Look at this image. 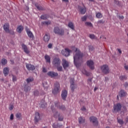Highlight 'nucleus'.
Here are the masks:
<instances>
[{
  "instance_id": "nucleus-1",
  "label": "nucleus",
  "mask_w": 128,
  "mask_h": 128,
  "mask_svg": "<svg viewBox=\"0 0 128 128\" xmlns=\"http://www.w3.org/2000/svg\"><path fill=\"white\" fill-rule=\"evenodd\" d=\"M72 50H75V54L74 56V64L76 68H80L82 64L84 62V60L82 59L84 54L74 46L72 47Z\"/></svg>"
},
{
  "instance_id": "nucleus-2",
  "label": "nucleus",
  "mask_w": 128,
  "mask_h": 128,
  "mask_svg": "<svg viewBox=\"0 0 128 128\" xmlns=\"http://www.w3.org/2000/svg\"><path fill=\"white\" fill-rule=\"evenodd\" d=\"M51 110L53 112V116H54V118H56L58 116V120H60V122H62V120H64V116L58 114V112L56 111V108H54V106H51Z\"/></svg>"
},
{
  "instance_id": "nucleus-3",
  "label": "nucleus",
  "mask_w": 128,
  "mask_h": 128,
  "mask_svg": "<svg viewBox=\"0 0 128 128\" xmlns=\"http://www.w3.org/2000/svg\"><path fill=\"white\" fill-rule=\"evenodd\" d=\"M60 83L58 82H56L54 84V89L52 91V93L54 96L60 93Z\"/></svg>"
},
{
  "instance_id": "nucleus-4",
  "label": "nucleus",
  "mask_w": 128,
  "mask_h": 128,
  "mask_svg": "<svg viewBox=\"0 0 128 128\" xmlns=\"http://www.w3.org/2000/svg\"><path fill=\"white\" fill-rule=\"evenodd\" d=\"M100 70L104 74H110V67L108 64H104L100 66Z\"/></svg>"
},
{
  "instance_id": "nucleus-5",
  "label": "nucleus",
  "mask_w": 128,
  "mask_h": 128,
  "mask_svg": "<svg viewBox=\"0 0 128 128\" xmlns=\"http://www.w3.org/2000/svg\"><path fill=\"white\" fill-rule=\"evenodd\" d=\"M54 34L59 36H64V30L62 28H60L58 27H55L54 29Z\"/></svg>"
},
{
  "instance_id": "nucleus-6",
  "label": "nucleus",
  "mask_w": 128,
  "mask_h": 128,
  "mask_svg": "<svg viewBox=\"0 0 128 128\" xmlns=\"http://www.w3.org/2000/svg\"><path fill=\"white\" fill-rule=\"evenodd\" d=\"M114 110H112L113 112H118L122 110V106L120 103H118L114 106Z\"/></svg>"
},
{
  "instance_id": "nucleus-7",
  "label": "nucleus",
  "mask_w": 128,
  "mask_h": 128,
  "mask_svg": "<svg viewBox=\"0 0 128 128\" xmlns=\"http://www.w3.org/2000/svg\"><path fill=\"white\" fill-rule=\"evenodd\" d=\"M90 122H92L94 126H98V121L97 118L92 116L90 117Z\"/></svg>"
},
{
  "instance_id": "nucleus-8",
  "label": "nucleus",
  "mask_w": 128,
  "mask_h": 128,
  "mask_svg": "<svg viewBox=\"0 0 128 128\" xmlns=\"http://www.w3.org/2000/svg\"><path fill=\"white\" fill-rule=\"evenodd\" d=\"M70 52H72V50L68 49V48H66L64 50L61 51V54H62L63 56H69Z\"/></svg>"
},
{
  "instance_id": "nucleus-9",
  "label": "nucleus",
  "mask_w": 128,
  "mask_h": 128,
  "mask_svg": "<svg viewBox=\"0 0 128 128\" xmlns=\"http://www.w3.org/2000/svg\"><path fill=\"white\" fill-rule=\"evenodd\" d=\"M52 64L55 66H60V60L58 58H54Z\"/></svg>"
},
{
  "instance_id": "nucleus-10",
  "label": "nucleus",
  "mask_w": 128,
  "mask_h": 128,
  "mask_svg": "<svg viewBox=\"0 0 128 128\" xmlns=\"http://www.w3.org/2000/svg\"><path fill=\"white\" fill-rule=\"evenodd\" d=\"M87 66L90 68V70H94V62L92 60H88L86 62Z\"/></svg>"
},
{
  "instance_id": "nucleus-11",
  "label": "nucleus",
  "mask_w": 128,
  "mask_h": 128,
  "mask_svg": "<svg viewBox=\"0 0 128 128\" xmlns=\"http://www.w3.org/2000/svg\"><path fill=\"white\" fill-rule=\"evenodd\" d=\"M55 106L57 108H59V110H66V106L64 105H60V102H54Z\"/></svg>"
},
{
  "instance_id": "nucleus-12",
  "label": "nucleus",
  "mask_w": 128,
  "mask_h": 128,
  "mask_svg": "<svg viewBox=\"0 0 128 128\" xmlns=\"http://www.w3.org/2000/svg\"><path fill=\"white\" fill-rule=\"evenodd\" d=\"M26 66L28 70H36V66L32 64H26Z\"/></svg>"
},
{
  "instance_id": "nucleus-13",
  "label": "nucleus",
  "mask_w": 128,
  "mask_h": 128,
  "mask_svg": "<svg viewBox=\"0 0 128 128\" xmlns=\"http://www.w3.org/2000/svg\"><path fill=\"white\" fill-rule=\"evenodd\" d=\"M62 66L64 68V70H66V68H68L70 64H68V61H66V60L65 59H63L62 60Z\"/></svg>"
},
{
  "instance_id": "nucleus-14",
  "label": "nucleus",
  "mask_w": 128,
  "mask_h": 128,
  "mask_svg": "<svg viewBox=\"0 0 128 128\" xmlns=\"http://www.w3.org/2000/svg\"><path fill=\"white\" fill-rule=\"evenodd\" d=\"M3 28L6 32H10V24L5 23L3 26Z\"/></svg>"
},
{
  "instance_id": "nucleus-15",
  "label": "nucleus",
  "mask_w": 128,
  "mask_h": 128,
  "mask_svg": "<svg viewBox=\"0 0 128 128\" xmlns=\"http://www.w3.org/2000/svg\"><path fill=\"white\" fill-rule=\"evenodd\" d=\"M62 98L64 100H66V96H68V91L66 90H64L62 92Z\"/></svg>"
},
{
  "instance_id": "nucleus-16",
  "label": "nucleus",
  "mask_w": 128,
  "mask_h": 128,
  "mask_svg": "<svg viewBox=\"0 0 128 128\" xmlns=\"http://www.w3.org/2000/svg\"><path fill=\"white\" fill-rule=\"evenodd\" d=\"M48 75L49 76H50V78H56V76H58V74L54 72H48Z\"/></svg>"
},
{
  "instance_id": "nucleus-17",
  "label": "nucleus",
  "mask_w": 128,
  "mask_h": 128,
  "mask_svg": "<svg viewBox=\"0 0 128 128\" xmlns=\"http://www.w3.org/2000/svg\"><path fill=\"white\" fill-rule=\"evenodd\" d=\"M50 38V34H46L43 38V40H44L45 42H48Z\"/></svg>"
},
{
  "instance_id": "nucleus-18",
  "label": "nucleus",
  "mask_w": 128,
  "mask_h": 128,
  "mask_svg": "<svg viewBox=\"0 0 128 128\" xmlns=\"http://www.w3.org/2000/svg\"><path fill=\"white\" fill-rule=\"evenodd\" d=\"M26 32L28 36L30 38H34V34H32V32L28 29V28H26Z\"/></svg>"
},
{
  "instance_id": "nucleus-19",
  "label": "nucleus",
  "mask_w": 128,
  "mask_h": 128,
  "mask_svg": "<svg viewBox=\"0 0 128 128\" xmlns=\"http://www.w3.org/2000/svg\"><path fill=\"white\" fill-rule=\"evenodd\" d=\"M22 50H24V52H25V53L26 54H28L30 52V50H28V46H26V45L23 44H22Z\"/></svg>"
},
{
  "instance_id": "nucleus-20",
  "label": "nucleus",
  "mask_w": 128,
  "mask_h": 128,
  "mask_svg": "<svg viewBox=\"0 0 128 128\" xmlns=\"http://www.w3.org/2000/svg\"><path fill=\"white\" fill-rule=\"evenodd\" d=\"M40 120V113H38V112H36L35 113V117H34L35 124H36V122H38Z\"/></svg>"
},
{
  "instance_id": "nucleus-21",
  "label": "nucleus",
  "mask_w": 128,
  "mask_h": 128,
  "mask_svg": "<svg viewBox=\"0 0 128 128\" xmlns=\"http://www.w3.org/2000/svg\"><path fill=\"white\" fill-rule=\"evenodd\" d=\"M78 8L82 14H86V6H84L82 7L79 6Z\"/></svg>"
},
{
  "instance_id": "nucleus-22",
  "label": "nucleus",
  "mask_w": 128,
  "mask_h": 128,
  "mask_svg": "<svg viewBox=\"0 0 128 128\" xmlns=\"http://www.w3.org/2000/svg\"><path fill=\"white\" fill-rule=\"evenodd\" d=\"M70 88H71V90L72 92H74V89L76 88V86H74V80H70Z\"/></svg>"
},
{
  "instance_id": "nucleus-23",
  "label": "nucleus",
  "mask_w": 128,
  "mask_h": 128,
  "mask_svg": "<svg viewBox=\"0 0 128 128\" xmlns=\"http://www.w3.org/2000/svg\"><path fill=\"white\" fill-rule=\"evenodd\" d=\"M22 30H24V26H22L20 25L18 26L16 28V32H18L19 34H22Z\"/></svg>"
},
{
  "instance_id": "nucleus-24",
  "label": "nucleus",
  "mask_w": 128,
  "mask_h": 128,
  "mask_svg": "<svg viewBox=\"0 0 128 128\" xmlns=\"http://www.w3.org/2000/svg\"><path fill=\"white\" fill-rule=\"evenodd\" d=\"M8 72H10V69L8 68H4L3 70V73L5 76L8 74Z\"/></svg>"
},
{
  "instance_id": "nucleus-25",
  "label": "nucleus",
  "mask_w": 128,
  "mask_h": 128,
  "mask_svg": "<svg viewBox=\"0 0 128 128\" xmlns=\"http://www.w3.org/2000/svg\"><path fill=\"white\" fill-rule=\"evenodd\" d=\"M44 59L46 60V62H48V64H50V56L46 54L44 56Z\"/></svg>"
},
{
  "instance_id": "nucleus-26",
  "label": "nucleus",
  "mask_w": 128,
  "mask_h": 128,
  "mask_svg": "<svg viewBox=\"0 0 128 128\" xmlns=\"http://www.w3.org/2000/svg\"><path fill=\"white\" fill-rule=\"evenodd\" d=\"M78 120L79 124H84L86 122V119L80 116L78 118Z\"/></svg>"
},
{
  "instance_id": "nucleus-27",
  "label": "nucleus",
  "mask_w": 128,
  "mask_h": 128,
  "mask_svg": "<svg viewBox=\"0 0 128 128\" xmlns=\"http://www.w3.org/2000/svg\"><path fill=\"white\" fill-rule=\"evenodd\" d=\"M126 96V92L124 90H121L120 92V96L122 98V96Z\"/></svg>"
},
{
  "instance_id": "nucleus-28",
  "label": "nucleus",
  "mask_w": 128,
  "mask_h": 128,
  "mask_svg": "<svg viewBox=\"0 0 128 128\" xmlns=\"http://www.w3.org/2000/svg\"><path fill=\"white\" fill-rule=\"evenodd\" d=\"M35 6L36 8L38 10H44V8H42V6H39L38 3L35 4Z\"/></svg>"
},
{
  "instance_id": "nucleus-29",
  "label": "nucleus",
  "mask_w": 128,
  "mask_h": 128,
  "mask_svg": "<svg viewBox=\"0 0 128 128\" xmlns=\"http://www.w3.org/2000/svg\"><path fill=\"white\" fill-rule=\"evenodd\" d=\"M68 26L71 30H74V23L72 22H69L68 24Z\"/></svg>"
},
{
  "instance_id": "nucleus-30",
  "label": "nucleus",
  "mask_w": 128,
  "mask_h": 128,
  "mask_svg": "<svg viewBox=\"0 0 128 128\" xmlns=\"http://www.w3.org/2000/svg\"><path fill=\"white\" fill-rule=\"evenodd\" d=\"M48 18H50V16L48 14H44L40 16L41 20H48Z\"/></svg>"
},
{
  "instance_id": "nucleus-31",
  "label": "nucleus",
  "mask_w": 128,
  "mask_h": 128,
  "mask_svg": "<svg viewBox=\"0 0 128 128\" xmlns=\"http://www.w3.org/2000/svg\"><path fill=\"white\" fill-rule=\"evenodd\" d=\"M52 24V22H50V21H46V22H42V26H48V24Z\"/></svg>"
},
{
  "instance_id": "nucleus-32",
  "label": "nucleus",
  "mask_w": 128,
  "mask_h": 128,
  "mask_svg": "<svg viewBox=\"0 0 128 128\" xmlns=\"http://www.w3.org/2000/svg\"><path fill=\"white\" fill-rule=\"evenodd\" d=\"M1 64L2 66H6L8 64V60L6 58H2L1 60Z\"/></svg>"
},
{
  "instance_id": "nucleus-33",
  "label": "nucleus",
  "mask_w": 128,
  "mask_h": 128,
  "mask_svg": "<svg viewBox=\"0 0 128 128\" xmlns=\"http://www.w3.org/2000/svg\"><path fill=\"white\" fill-rule=\"evenodd\" d=\"M82 74H86V76H90V73L86 71V70H82Z\"/></svg>"
},
{
  "instance_id": "nucleus-34",
  "label": "nucleus",
  "mask_w": 128,
  "mask_h": 128,
  "mask_svg": "<svg viewBox=\"0 0 128 128\" xmlns=\"http://www.w3.org/2000/svg\"><path fill=\"white\" fill-rule=\"evenodd\" d=\"M96 18H102V14L100 12L96 13Z\"/></svg>"
},
{
  "instance_id": "nucleus-35",
  "label": "nucleus",
  "mask_w": 128,
  "mask_h": 128,
  "mask_svg": "<svg viewBox=\"0 0 128 128\" xmlns=\"http://www.w3.org/2000/svg\"><path fill=\"white\" fill-rule=\"evenodd\" d=\"M127 78L126 76H122L120 77V80H126Z\"/></svg>"
},
{
  "instance_id": "nucleus-36",
  "label": "nucleus",
  "mask_w": 128,
  "mask_h": 128,
  "mask_svg": "<svg viewBox=\"0 0 128 128\" xmlns=\"http://www.w3.org/2000/svg\"><path fill=\"white\" fill-rule=\"evenodd\" d=\"M26 82H27L28 84H29V82H34V78H29L26 79Z\"/></svg>"
},
{
  "instance_id": "nucleus-37",
  "label": "nucleus",
  "mask_w": 128,
  "mask_h": 128,
  "mask_svg": "<svg viewBox=\"0 0 128 128\" xmlns=\"http://www.w3.org/2000/svg\"><path fill=\"white\" fill-rule=\"evenodd\" d=\"M57 68L58 72H62V66H56Z\"/></svg>"
},
{
  "instance_id": "nucleus-38",
  "label": "nucleus",
  "mask_w": 128,
  "mask_h": 128,
  "mask_svg": "<svg viewBox=\"0 0 128 128\" xmlns=\"http://www.w3.org/2000/svg\"><path fill=\"white\" fill-rule=\"evenodd\" d=\"M89 38H90L91 40H94L96 38V36H94V34H90L89 35Z\"/></svg>"
},
{
  "instance_id": "nucleus-39",
  "label": "nucleus",
  "mask_w": 128,
  "mask_h": 128,
  "mask_svg": "<svg viewBox=\"0 0 128 128\" xmlns=\"http://www.w3.org/2000/svg\"><path fill=\"white\" fill-rule=\"evenodd\" d=\"M24 92H28V90H30V86L28 87V86H25L24 88Z\"/></svg>"
},
{
  "instance_id": "nucleus-40",
  "label": "nucleus",
  "mask_w": 128,
  "mask_h": 128,
  "mask_svg": "<svg viewBox=\"0 0 128 128\" xmlns=\"http://www.w3.org/2000/svg\"><path fill=\"white\" fill-rule=\"evenodd\" d=\"M52 126L53 128H58L60 126V124H56V123H54L52 124Z\"/></svg>"
},
{
  "instance_id": "nucleus-41",
  "label": "nucleus",
  "mask_w": 128,
  "mask_h": 128,
  "mask_svg": "<svg viewBox=\"0 0 128 128\" xmlns=\"http://www.w3.org/2000/svg\"><path fill=\"white\" fill-rule=\"evenodd\" d=\"M34 96H40V92L37 90H36L34 92Z\"/></svg>"
},
{
  "instance_id": "nucleus-42",
  "label": "nucleus",
  "mask_w": 128,
  "mask_h": 128,
  "mask_svg": "<svg viewBox=\"0 0 128 128\" xmlns=\"http://www.w3.org/2000/svg\"><path fill=\"white\" fill-rule=\"evenodd\" d=\"M85 24H86V26H91V27L93 26L92 24V22H86L85 23Z\"/></svg>"
},
{
  "instance_id": "nucleus-43",
  "label": "nucleus",
  "mask_w": 128,
  "mask_h": 128,
  "mask_svg": "<svg viewBox=\"0 0 128 128\" xmlns=\"http://www.w3.org/2000/svg\"><path fill=\"white\" fill-rule=\"evenodd\" d=\"M16 116L17 118H20L22 117V114L20 113H17L16 114Z\"/></svg>"
},
{
  "instance_id": "nucleus-44",
  "label": "nucleus",
  "mask_w": 128,
  "mask_h": 128,
  "mask_svg": "<svg viewBox=\"0 0 128 128\" xmlns=\"http://www.w3.org/2000/svg\"><path fill=\"white\" fill-rule=\"evenodd\" d=\"M92 78H90L88 80V84H90V86H92Z\"/></svg>"
},
{
  "instance_id": "nucleus-45",
  "label": "nucleus",
  "mask_w": 128,
  "mask_h": 128,
  "mask_svg": "<svg viewBox=\"0 0 128 128\" xmlns=\"http://www.w3.org/2000/svg\"><path fill=\"white\" fill-rule=\"evenodd\" d=\"M86 16H84L81 18V20H82V22H86Z\"/></svg>"
},
{
  "instance_id": "nucleus-46",
  "label": "nucleus",
  "mask_w": 128,
  "mask_h": 128,
  "mask_svg": "<svg viewBox=\"0 0 128 128\" xmlns=\"http://www.w3.org/2000/svg\"><path fill=\"white\" fill-rule=\"evenodd\" d=\"M46 102H44L43 104H41V108H46Z\"/></svg>"
},
{
  "instance_id": "nucleus-47",
  "label": "nucleus",
  "mask_w": 128,
  "mask_h": 128,
  "mask_svg": "<svg viewBox=\"0 0 128 128\" xmlns=\"http://www.w3.org/2000/svg\"><path fill=\"white\" fill-rule=\"evenodd\" d=\"M118 124H124V121H122V120H121V119L118 120Z\"/></svg>"
},
{
  "instance_id": "nucleus-48",
  "label": "nucleus",
  "mask_w": 128,
  "mask_h": 128,
  "mask_svg": "<svg viewBox=\"0 0 128 128\" xmlns=\"http://www.w3.org/2000/svg\"><path fill=\"white\" fill-rule=\"evenodd\" d=\"M12 82H16V76L14 75H12Z\"/></svg>"
},
{
  "instance_id": "nucleus-49",
  "label": "nucleus",
  "mask_w": 128,
  "mask_h": 128,
  "mask_svg": "<svg viewBox=\"0 0 128 128\" xmlns=\"http://www.w3.org/2000/svg\"><path fill=\"white\" fill-rule=\"evenodd\" d=\"M48 48H52V43L49 44L48 46Z\"/></svg>"
},
{
  "instance_id": "nucleus-50",
  "label": "nucleus",
  "mask_w": 128,
  "mask_h": 128,
  "mask_svg": "<svg viewBox=\"0 0 128 128\" xmlns=\"http://www.w3.org/2000/svg\"><path fill=\"white\" fill-rule=\"evenodd\" d=\"M89 50L90 52H92L94 50V48L92 46H90Z\"/></svg>"
},
{
  "instance_id": "nucleus-51",
  "label": "nucleus",
  "mask_w": 128,
  "mask_h": 128,
  "mask_svg": "<svg viewBox=\"0 0 128 128\" xmlns=\"http://www.w3.org/2000/svg\"><path fill=\"white\" fill-rule=\"evenodd\" d=\"M14 108V106L10 105L9 107L10 110H12V109Z\"/></svg>"
},
{
  "instance_id": "nucleus-52",
  "label": "nucleus",
  "mask_w": 128,
  "mask_h": 128,
  "mask_svg": "<svg viewBox=\"0 0 128 128\" xmlns=\"http://www.w3.org/2000/svg\"><path fill=\"white\" fill-rule=\"evenodd\" d=\"M10 120H14V114H11L10 116Z\"/></svg>"
},
{
  "instance_id": "nucleus-53",
  "label": "nucleus",
  "mask_w": 128,
  "mask_h": 128,
  "mask_svg": "<svg viewBox=\"0 0 128 128\" xmlns=\"http://www.w3.org/2000/svg\"><path fill=\"white\" fill-rule=\"evenodd\" d=\"M124 88H128V82H126L124 84Z\"/></svg>"
},
{
  "instance_id": "nucleus-54",
  "label": "nucleus",
  "mask_w": 128,
  "mask_h": 128,
  "mask_svg": "<svg viewBox=\"0 0 128 128\" xmlns=\"http://www.w3.org/2000/svg\"><path fill=\"white\" fill-rule=\"evenodd\" d=\"M81 110L84 111V110H86V108L84 107V106H83L82 107V108H81Z\"/></svg>"
},
{
  "instance_id": "nucleus-55",
  "label": "nucleus",
  "mask_w": 128,
  "mask_h": 128,
  "mask_svg": "<svg viewBox=\"0 0 128 128\" xmlns=\"http://www.w3.org/2000/svg\"><path fill=\"white\" fill-rule=\"evenodd\" d=\"M42 72H47L46 69L44 68H43Z\"/></svg>"
},
{
  "instance_id": "nucleus-56",
  "label": "nucleus",
  "mask_w": 128,
  "mask_h": 128,
  "mask_svg": "<svg viewBox=\"0 0 128 128\" xmlns=\"http://www.w3.org/2000/svg\"><path fill=\"white\" fill-rule=\"evenodd\" d=\"M99 24H104V22L102 20H100L98 22Z\"/></svg>"
},
{
  "instance_id": "nucleus-57",
  "label": "nucleus",
  "mask_w": 128,
  "mask_h": 128,
  "mask_svg": "<svg viewBox=\"0 0 128 128\" xmlns=\"http://www.w3.org/2000/svg\"><path fill=\"white\" fill-rule=\"evenodd\" d=\"M125 70H128V65H125L124 66Z\"/></svg>"
},
{
  "instance_id": "nucleus-58",
  "label": "nucleus",
  "mask_w": 128,
  "mask_h": 128,
  "mask_svg": "<svg viewBox=\"0 0 128 128\" xmlns=\"http://www.w3.org/2000/svg\"><path fill=\"white\" fill-rule=\"evenodd\" d=\"M119 18H120V20H124V16H119Z\"/></svg>"
},
{
  "instance_id": "nucleus-59",
  "label": "nucleus",
  "mask_w": 128,
  "mask_h": 128,
  "mask_svg": "<svg viewBox=\"0 0 128 128\" xmlns=\"http://www.w3.org/2000/svg\"><path fill=\"white\" fill-rule=\"evenodd\" d=\"M10 34H12V36L14 35V30L11 31V32H10Z\"/></svg>"
},
{
  "instance_id": "nucleus-60",
  "label": "nucleus",
  "mask_w": 128,
  "mask_h": 128,
  "mask_svg": "<svg viewBox=\"0 0 128 128\" xmlns=\"http://www.w3.org/2000/svg\"><path fill=\"white\" fill-rule=\"evenodd\" d=\"M118 52L119 54H122V50H120V49L118 48Z\"/></svg>"
},
{
  "instance_id": "nucleus-61",
  "label": "nucleus",
  "mask_w": 128,
  "mask_h": 128,
  "mask_svg": "<svg viewBox=\"0 0 128 128\" xmlns=\"http://www.w3.org/2000/svg\"><path fill=\"white\" fill-rule=\"evenodd\" d=\"M62 2H68V0H62Z\"/></svg>"
},
{
  "instance_id": "nucleus-62",
  "label": "nucleus",
  "mask_w": 128,
  "mask_h": 128,
  "mask_svg": "<svg viewBox=\"0 0 128 128\" xmlns=\"http://www.w3.org/2000/svg\"><path fill=\"white\" fill-rule=\"evenodd\" d=\"M98 90V88L97 87H95L94 88V92H96V90Z\"/></svg>"
},
{
  "instance_id": "nucleus-63",
  "label": "nucleus",
  "mask_w": 128,
  "mask_h": 128,
  "mask_svg": "<svg viewBox=\"0 0 128 128\" xmlns=\"http://www.w3.org/2000/svg\"><path fill=\"white\" fill-rule=\"evenodd\" d=\"M58 128H62V124H59V126Z\"/></svg>"
},
{
  "instance_id": "nucleus-64",
  "label": "nucleus",
  "mask_w": 128,
  "mask_h": 128,
  "mask_svg": "<svg viewBox=\"0 0 128 128\" xmlns=\"http://www.w3.org/2000/svg\"><path fill=\"white\" fill-rule=\"evenodd\" d=\"M126 122H128V117H126Z\"/></svg>"
}]
</instances>
